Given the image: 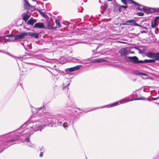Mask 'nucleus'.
Here are the masks:
<instances>
[{
	"instance_id": "nucleus-1",
	"label": "nucleus",
	"mask_w": 159,
	"mask_h": 159,
	"mask_svg": "<svg viewBox=\"0 0 159 159\" xmlns=\"http://www.w3.org/2000/svg\"><path fill=\"white\" fill-rule=\"evenodd\" d=\"M46 125V124L44 123L42 116L40 119L30 124V127L31 128L30 130L31 132L41 131L43 127Z\"/></svg>"
},
{
	"instance_id": "nucleus-2",
	"label": "nucleus",
	"mask_w": 159,
	"mask_h": 159,
	"mask_svg": "<svg viewBox=\"0 0 159 159\" xmlns=\"http://www.w3.org/2000/svg\"><path fill=\"white\" fill-rule=\"evenodd\" d=\"M47 113H44L42 116L43 121L46 125L49 124H53L58 125H61L62 122L60 120L53 118H49L46 116Z\"/></svg>"
},
{
	"instance_id": "nucleus-3",
	"label": "nucleus",
	"mask_w": 159,
	"mask_h": 159,
	"mask_svg": "<svg viewBox=\"0 0 159 159\" xmlns=\"http://www.w3.org/2000/svg\"><path fill=\"white\" fill-rule=\"evenodd\" d=\"M60 120H62L64 123L62 124V125L64 128L67 129L69 126L73 124L74 122L70 117L66 116L64 118L63 116H61Z\"/></svg>"
},
{
	"instance_id": "nucleus-4",
	"label": "nucleus",
	"mask_w": 159,
	"mask_h": 159,
	"mask_svg": "<svg viewBox=\"0 0 159 159\" xmlns=\"http://www.w3.org/2000/svg\"><path fill=\"white\" fill-rule=\"evenodd\" d=\"M140 99H141V98H136V99H134V100H129V101H128V100H126V101H123L122 102H121V101H120L119 102H115V103H112V104H111L110 105H108L107 106H103V107H97V108H95V109H98V108H102L103 107H104L106 106H108V107H114V106H117V105H119V103H120V104H121V103H126V102H129V101H133V100H140Z\"/></svg>"
},
{
	"instance_id": "nucleus-5",
	"label": "nucleus",
	"mask_w": 159,
	"mask_h": 159,
	"mask_svg": "<svg viewBox=\"0 0 159 159\" xmlns=\"http://www.w3.org/2000/svg\"><path fill=\"white\" fill-rule=\"evenodd\" d=\"M123 25H131L134 26H138L142 27V26L138 24L136 22L135 20L134 19L130 20H128L125 22V23H123Z\"/></svg>"
},
{
	"instance_id": "nucleus-6",
	"label": "nucleus",
	"mask_w": 159,
	"mask_h": 159,
	"mask_svg": "<svg viewBox=\"0 0 159 159\" xmlns=\"http://www.w3.org/2000/svg\"><path fill=\"white\" fill-rule=\"evenodd\" d=\"M128 58L130 61L133 63L138 64L142 63V60H139L138 58L136 56L129 57Z\"/></svg>"
},
{
	"instance_id": "nucleus-7",
	"label": "nucleus",
	"mask_w": 159,
	"mask_h": 159,
	"mask_svg": "<svg viewBox=\"0 0 159 159\" xmlns=\"http://www.w3.org/2000/svg\"><path fill=\"white\" fill-rule=\"evenodd\" d=\"M28 33L27 32H23L19 34L14 35V37H15V39H16L17 40L18 39L24 38L25 36L28 35Z\"/></svg>"
},
{
	"instance_id": "nucleus-8",
	"label": "nucleus",
	"mask_w": 159,
	"mask_h": 159,
	"mask_svg": "<svg viewBox=\"0 0 159 159\" xmlns=\"http://www.w3.org/2000/svg\"><path fill=\"white\" fill-rule=\"evenodd\" d=\"M144 11L148 13H151L155 12H159V8H146L144 9Z\"/></svg>"
},
{
	"instance_id": "nucleus-9",
	"label": "nucleus",
	"mask_w": 159,
	"mask_h": 159,
	"mask_svg": "<svg viewBox=\"0 0 159 159\" xmlns=\"http://www.w3.org/2000/svg\"><path fill=\"white\" fill-rule=\"evenodd\" d=\"M121 56H126L128 54L129 52L125 48H121L119 52Z\"/></svg>"
},
{
	"instance_id": "nucleus-10",
	"label": "nucleus",
	"mask_w": 159,
	"mask_h": 159,
	"mask_svg": "<svg viewBox=\"0 0 159 159\" xmlns=\"http://www.w3.org/2000/svg\"><path fill=\"white\" fill-rule=\"evenodd\" d=\"M122 2L124 4L126 5L127 4V2L130 4H134L135 5H138L139 4L137 3L134 1L132 0H121Z\"/></svg>"
},
{
	"instance_id": "nucleus-11",
	"label": "nucleus",
	"mask_w": 159,
	"mask_h": 159,
	"mask_svg": "<svg viewBox=\"0 0 159 159\" xmlns=\"http://www.w3.org/2000/svg\"><path fill=\"white\" fill-rule=\"evenodd\" d=\"M34 28L39 29H44L45 26L44 24L42 22H38L36 23L34 26Z\"/></svg>"
},
{
	"instance_id": "nucleus-12",
	"label": "nucleus",
	"mask_w": 159,
	"mask_h": 159,
	"mask_svg": "<svg viewBox=\"0 0 159 159\" xmlns=\"http://www.w3.org/2000/svg\"><path fill=\"white\" fill-rule=\"evenodd\" d=\"M82 66L81 65H78L75 66L68 68V70L70 72H72L79 70L80 68V67Z\"/></svg>"
},
{
	"instance_id": "nucleus-13",
	"label": "nucleus",
	"mask_w": 159,
	"mask_h": 159,
	"mask_svg": "<svg viewBox=\"0 0 159 159\" xmlns=\"http://www.w3.org/2000/svg\"><path fill=\"white\" fill-rule=\"evenodd\" d=\"M7 37H11V38L7 39V41L10 42H15L16 39H15V37H14V35H8Z\"/></svg>"
},
{
	"instance_id": "nucleus-14",
	"label": "nucleus",
	"mask_w": 159,
	"mask_h": 159,
	"mask_svg": "<svg viewBox=\"0 0 159 159\" xmlns=\"http://www.w3.org/2000/svg\"><path fill=\"white\" fill-rule=\"evenodd\" d=\"M36 21V20L33 19L32 18H30L27 22L28 25H33L34 23Z\"/></svg>"
},
{
	"instance_id": "nucleus-15",
	"label": "nucleus",
	"mask_w": 159,
	"mask_h": 159,
	"mask_svg": "<svg viewBox=\"0 0 159 159\" xmlns=\"http://www.w3.org/2000/svg\"><path fill=\"white\" fill-rule=\"evenodd\" d=\"M107 61V60H104L102 59V58H97L95 59L93 61V62H104V61Z\"/></svg>"
},
{
	"instance_id": "nucleus-16",
	"label": "nucleus",
	"mask_w": 159,
	"mask_h": 159,
	"mask_svg": "<svg viewBox=\"0 0 159 159\" xmlns=\"http://www.w3.org/2000/svg\"><path fill=\"white\" fill-rule=\"evenodd\" d=\"M28 34L31 36L34 37L35 38H37L39 37V35L38 34H34L33 32H30L28 33Z\"/></svg>"
},
{
	"instance_id": "nucleus-17",
	"label": "nucleus",
	"mask_w": 159,
	"mask_h": 159,
	"mask_svg": "<svg viewBox=\"0 0 159 159\" xmlns=\"http://www.w3.org/2000/svg\"><path fill=\"white\" fill-rule=\"evenodd\" d=\"M155 61V60H154V59H149V60L146 59L143 61H142V63H152V62H154Z\"/></svg>"
},
{
	"instance_id": "nucleus-18",
	"label": "nucleus",
	"mask_w": 159,
	"mask_h": 159,
	"mask_svg": "<svg viewBox=\"0 0 159 159\" xmlns=\"http://www.w3.org/2000/svg\"><path fill=\"white\" fill-rule=\"evenodd\" d=\"M30 7V5L29 2L26 1H25L24 2V8L25 9H29Z\"/></svg>"
},
{
	"instance_id": "nucleus-19",
	"label": "nucleus",
	"mask_w": 159,
	"mask_h": 159,
	"mask_svg": "<svg viewBox=\"0 0 159 159\" xmlns=\"http://www.w3.org/2000/svg\"><path fill=\"white\" fill-rule=\"evenodd\" d=\"M155 54V53L152 52H149L147 53V56L148 57L150 58H154V57Z\"/></svg>"
},
{
	"instance_id": "nucleus-20",
	"label": "nucleus",
	"mask_w": 159,
	"mask_h": 159,
	"mask_svg": "<svg viewBox=\"0 0 159 159\" xmlns=\"http://www.w3.org/2000/svg\"><path fill=\"white\" fill-rule=\"evenodd\" d=\"M30 17V16L28 14H25L22 17L23 19L25 21H26Z\"/></svg>"
},
{
	"instance_id": "nucleus-21",
	"label": "nucleus",
	"mask_w": 159,
	"mask_h": 159,
	"mask_svg": "<svg viewBox=\"0 0 159 159\" xmlns=\"http://www.w3.org/2000/svg\"><path fill=\"white\" fill-rule=\"evenodd\" d=\"M134 74L137 75H146V74H145L141 73L138 71H135L134 72Z\"/></svg>"
},
{
	"instance_id": "nucleus-22",
	"label": "nucleus",
	"mask_w": 159,
	"mask_h": 159,
	"mask_svg": "<svg viewBox=\"0 0 159 159\" xmlns=\"http://www.w3.org/2000/svg\"><path fill=\"white\" fill-rule=\"evenodd\" d=\"M136 5L138 6L139 7H138V9L140 11H142L143 10L144 11V8L143 6L140 5L139 4L138 5Z\"/></svg>"
},
{
	"instance_id": "nucleus-23",
	"label": "nucleus",
	"mask_w": 159,
	"mask_h": 159,
	"mask_svg": "<svg viewBox=\"0 0 159 159\" xmlns=\"http://www.w3.org/2000/svg\"><path fill=\"white\" fill-rule=\"evenodd\" d=\"M154 57L155 60H159V53H155L154 55Z\"/></svg>"
},
{
	"instance_id": "nucleus-24",
	"label": "nucleus",
	"mask_w": 159,
	"mask_h": 159,
	"mask_svg": "<svg viewBox=\"0 0 159 159\" xmlns=\"http://www.w3.org/2000/svg\"><path fill=\"white\" fill-rule=\"evenodd\" d=\"M70 59L72 62H77V61H80V59H79L73 57H72Z\"/></svg>"
},
{
	"instance_id": "nucleus-25",
	"label": "nucleus",
	"mask_w": 159,
	"mask_h": 159,
	"mask_svg": "<svg viewBox=\"0 0 159 159\" xmlns=\"http://www.w3.org/2000/svg\"><path fill=\"white\" fill-rule=\"evenodd\" d=\"M55 22L58 27H60L61 26L59 20H55Z\"/></svg>"
},
{
	"instance_id": "nucleus-26",
	"label": "nucleus",
	"mask_w": 159,
	"mask_h": 159,
	"mask_svg": "<svg viewBox=\"0 0 159 159\" xmlns=\"http://www.w3.org/2000/svg\"><path fill=\"white\" fill-rule=\"evenodd\" d=\"M156 19L153 22H152L151 25V27L152 28H154L155 26L156 25Z\"/></svg>"
},
{
	"instance_id": "nucleus-27",
	"label": "nucleus",
	"mask_w": 159,
	"mask_h": 159,
	"mask_svg": "<svg viewBox=\"0 0 159 159\" xmlns=\"http://www.w3.org/2000/svg\"><path fill=\"white\" fill-rule=\"evenodd\" d=\"M28 145L29 146L32 147V148H34L35 147V145L34 144H32L30 143V142L29 144H28Z\"/></svg>"
},
{
	"instance_id": "nucleus-28",
	"label": "nucleus",
	"mask_w": 159,
	"mask_h": 159,
	"mask_svg": "<svg viewBox=\"0 0 159 159\" xmlns=\"http://www.w3.org/2000/svg\"><path fill=\"white\" fill-rule=\"evenodd\" d=\"M121 7L124 8H127L128 7V6H123V5L121 6L120 7H119V10L120 11H121L120 8H121Z\"/></svg>"
},
{
	"instance_id": "nucleus-29",
	"label": "nucleus",
	"mask_w": 159,
	"mask_h": 159,
	"mask_svg": "<svg viewBox=\"0 0 159 159\" xmlns=\"http://www.w3.org/2000/svg\"><path fill=\"white\" fill-rule=\"evenodd\" d=\"M48 29L49 30H51L52 29H54L52 27V26H51L50 24L48 22Z\"/></svg>"
},
{
	"instance_id": "nucleus-30",
	"label": "nucleus",
	"mask_w": 159,
	"mask_h": 159,
	"mask_svg": "<svg viewBox=\"0 0 159 159\" xmlns=\"http://www.w3.org/2000/svg\"><path fill=\"white\" fill-rule=\"evenodd\" d=\"M136 15L138 16H142L144 15V13L142 12H138Z\"/></svg>"
},
{
	"instance_id": "nucleus-31",
	"label": "nucleus",
	"mask_w": 159,
	"mask_h": 159,
	"mask_svg": "<svg viewBox=\"0 0 159 159\" xmlns=\"http://www.w3.org/2000/svg\"><path fill=\"white\" fill-rule=\"evenodd\" d=\"M108 7V6L107 5V4L106 3H105L104 4V10H105L107 8V7Z\"/></svg>"
},
{
	"instance_id": "nucleus-32",
	"label": "nucleus",
	"mask_w": 159,
	"mask_h": 159,
	"mask_svg": "<svg viewBox=\"0 0 159 159\" xmlns=\"http://www.w3.org/2000/svg\"><path fill=\"white\" fill-rule=\"evenodd\" d=\"M25 140L27 142H29V138L26 137L25 139Z\"/></svg>"
},
{
	"instance_id": "nucleus-33",
	"label": "nucleus",
	"mask_w": 159,
	"mask_h": 159,
	"mask_svg": "<svg viewBox=\"0 0 159 159\" xmlns=\"http://www.w3.org/2000/svg\"><path fill=\"white\" fill-rule=\"evenodd\" d=\"M102 43L99 44L98 45V47H97V49L99 47H101V46H102Z\"/></svg>"
},
{
	"instance_id": "nucleus-34",
	"label": "nucleus",
	"mask_w": 159,
	"mask_h": 159,
	"mask_svg": "<svg viewBox=\"0 0 159 159\" xmlns=\"http://www.w3.org/2000/svg\"><path fill=\"white\" fill-rule=\"evenodd\" d=\"M0 52L3 53H6V54L9 55V53L8 52L7 53V52H5L1 50H0Z\"/></svg>"
},
{
	"instance_id": "nucleus-35",
	"label": "nucleus",
	"mask_w": 159,
	"mask_h": 159,
	"mask_svg": "<svg viewBox=\"0 0 159 159\" xmlns=\"http://www.w3.org/2000/svg\"><path fill=\"white\" fill-rule=\"evenodd\" d=\"M1 142H2L1 141H0V148L2 147V146L4 145V144H5V143H3L2 144H1Z\"/></svg>"
},
{
	"instance_id": "nucleus-36",
	"label": "nucleus",
	"mask_w": 159,
	"mask_h": 159,
	"mask_svg": "<svg viewBox=\"0 0 159 159\" xmlns=\"http://www.w3.org/2000/svg\"><path fill=\"white\" fill-rule=\"evenodd\" d=\"M43 156V152H41L39 154V156L41 157H42Z\"/></svg>"
},
{
	"instance_id": "nucleus-37",
	"label": "nucleus",
	"mask_w": 159,
	"mask_h": 159,
	"mask_svg": "<svg viewBox=\"0 0 159 159\" xmlns=\"http://www.w3.org/2000/svg\"><path fill=\"white\" fill-rule=\"evenodd\" d=\"M15 140H11L9 141L8 142H12L14 141Z\"/></svg>"
},
{
	"instance_id": "nucleus-38",
	"label": "nucleus",
	"mask_w": 159,
	"mask_h": 159,
	"mask_svg": "<svg viewBox=\"0 0 159 159\" xmlns=\"http://www.w3.org/2000/svg\"><path fill=\"white\" fill-rule=\"evenodd\" d=\"M11 57H14V58H16V57H14V56H12V55H10Z\"/></svg>"
},
{
	"instance_id": "nucleus-39",
	"label": "nucleus",
	"mask_w": 159,
	"mask_h": 159,
	"mask_svg": "<svg viewBox=\"0 0 159 159\" xmlns=\"http://www.w3.org/2000/svg\"><path fill=\"white\" fill-rule=\"evenodd\" d=\"M158 98H155L153 100H157V99H158Z\"/></svg>"
},
{
	"instance_id": "nucleus-40",
	"label": "nucleus",
	"mask_w": 159,
	"mask_h": 159,
	"mask_svg": "<svg viewBox=\"0 0 159 159\" xmlns=\"http://www.w3.org/2000/svg\"><path fill=\"white\" fill-rule=\"evenodd\" d=\"M4 149H3V150H2L0 152H0H2L3 151V150H4Z\"/></svg>"
},
{
	"instance_id": "nucleus-41",
	"label": "nucleus",
	"mask_w": 159,
	"mask_h": 159,
	"mask_svg": "<svg viewBox=\"0 0 159 159\" xmlns=\"http://www.w3.org/2000/svg\"><path fill=\"white\" fill-rule=\"evenodd\" d=\"M25 125V124H24L23 125H22V127H23V126H24Z\"/></svg>"
},
{
	"instance_id": "nucleus-42",
	"label": "nucleus",
	"mask_w": 159,
	"mask_h": 159,
	"mask_svg": "<svg viewBox=\"0 0 159 159\" xmlns=\"http://www.w3.org/2000/svg\"><path fill=\"white\" fill-rule=\"evenodd\" d=\"M69 84H70V83H69L68 84H67V85H66V86H69Z\"/></svg>"
},
{
	"instance_id": "nucleus-43",
	"label": "nucleus",
	"mask_w": 159,
	"mask_h": 159,
	"mask_svg": "<svg viewBox=\"0 0 159 159\" xmlns=\"http://www.w3.org/2000/svg\"><path fill=\"white\" fill-rule=\"evenodd\" d=\"M108 1H112V0H107Z\"/></svg>"
},
{
	"instance_id": "nucleus-44",
	"label": "nucleus",
	"mask_w": 159,
	"mask_h": 159,
	"mask_svg": "<svg viewBox=\"0 0 159 159\" xmlns=\"http://www.w3.org/2000/svg\"><path fill=\"white\" fill-rule=\"evenodd\" d=\"M21 44H22L23 46H24V44L23 43H21Z\"/></svg>"
},
{
	"instance_id": "nucleus-45",
	"label": "nucleus",
	"mask_w": 159,
	"mask_h": 159,
	"mask_svg": "<svg viewBox=\"0 0 159 159\" xmlns=\"http://www.w3.org/2000/svg\"><path fill=\"white\" fill-rule=\"evenodd\" d=\"M143 28L146 29V27H143Z\"/></svg>"
},
{
	"instance_id": "nucleus-46",
	"label": "nucleus",
	"mask_w": 159,
	"mask_h": 159,
	"mask_svg": "<svg viewBox=\"0 0 159 159\" xmlns=\"http://www.w3.org/2000/svg\"><path fill=\"white\" fill-rule=\"evenodd\" d=\"M159 17H156V18H158Z\"/></svg>"
},
{
	"instance_id": "nucleus-47",
	"label": "nucleus",
	"mask_w": 159,
	"mask_h": 159,
	"mask_svg": "<svg viewBox=\"0 0 159 159\" xmlns=\"http://www.w3.org/2000/svg\"><path fill=\"white\" fill-rule=\"evenodd\" d=\"M7 148V147L5 148H4V149H5V148Z\"/></svg>"
},
{
	"instance_id": "nucleus-48",
	"label": "nucleus",
	"mask_w": 159,
	"mask_h": 159,
	"mask_svg": "<svg viewBox=\"0 0 159 159\" xmlns=\"http://www.w3.org/2000/svg\"><path fill=\"white\" fill-rule=\"evenodd\" d=\"M100 2V0H99V2Z\"/></svg>"
},
{
	"instance_id": "nucleus-49",
	"label": "nucleus",
	"mask_w": 159,
	"mask_h": 159,
	"mask_svg": "<svg viewBox=\"0 0 159 159\" xmlns=\"http://www.w3.org/2000/svg\"><path fill=\"white\" fill-rule=\"evenodd\" d=\"M16 58H19V57H16Z\"/></svg>"
},
{
	"instance_id": "nucleus-50",
	"label": "nucleus",
	"mask_w": 159,
	"mask_h": 159,
	"mask_svg": "<svg viewBox=\"0 0 159 159\" xmlns=\"http://www.w3.org/2000/svg\"><path fill=\"white\" fill-rule=\"evenodd\" d=\"M1 38V37H0V38Z\"/></svg>"
}]
</instances>
